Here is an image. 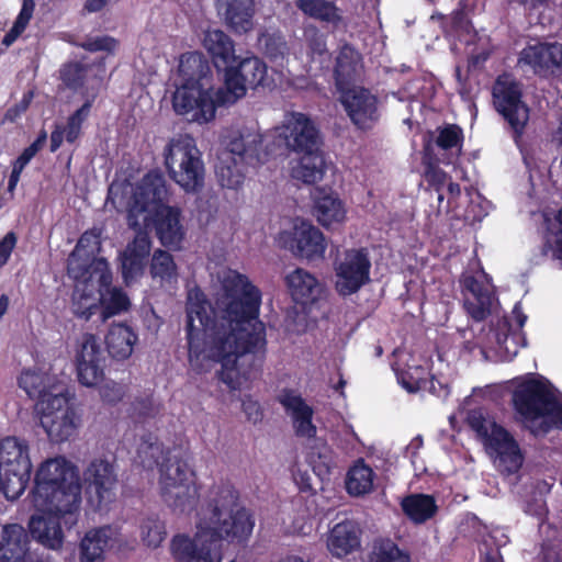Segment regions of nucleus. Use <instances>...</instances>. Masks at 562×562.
<instances>
[{
  "label": "nucleus",
  "mask_w": 562,
  "mask_h": 562,
  "mask_svg": "<svg viewBox=\"0 0 562 562\" xmlns=\"http://www.w3.org/2000/svg\"><path fill=\"white\" fill-rule=\"evenodd\" d=\"M223 291V316L212 350L221 363L218 380L231 390H239L261 373L267 358L266 326L258 318L261 292L236 271L224 278Z\"/></svg>",
  "instance_id": "nucleus-1"
},
{
  "label": "nucleus",
  "mask_w": 562,
  "mask_h": 562,
  "mask_svg": "<svg viewBox=\"0 0 562 562\" xmlns=\"http://www.w3.org/2000/svg\"><path fill=\"white\" fill-rule=\"evenodd\" d=\"M224 86L215 89L209 61L198 52L181 56L179 74L182 83L172 95V108L189 121L207 123L214 120L216 108L235 103L247 90L263 83L267 66L258 57L239 58L224 71Z\"/></svg>",
  "instance_id": "nucleus-2"
},
{
  "label": "nucleus",
  "mask_w": 562,
  "mask_h": 562,
  "mask_svg": "<svg viewBox=\"0 0 562 562\" xmlns=\"http://www.w3.org/2000/svg\"><path fill=\"white\" fill-rule=\"evenodd\" d=\"M30 495L34 508L41 513L29 521L31 536L45 548L60 549L64 543L60 521L71 528L80 515L81 484L77 468L64 457L42 462Z\"/></svg>",
  "instance_id": "nucleus-3"
},
{
  "label": "nucleus",
  "mask_w": 562,
  "mask_h": 562,
  "mask_svg": "<svg viewBox=\"0 0 562 562\" xmlns=\"http://www.w3.org/2000/svg\"><path fill=\"white\" fill-rule=\"evenodd\" d=\"M221 530L211 527H198L195 535H176L171 540V553L176 562H222L223 540L244 542L252 532V524L239 513L229 524L224 522Z\"/></svg>",
  "instance_id": "nucleus-4"
},
{
  "label": "nucleus",
  "mask_w": 562,
  "mask_h": 562,
  "mask_svg": "<svg viewBox=\"0 0 562 562\" xmlns=\"http://www.w3.org/2000/svg\"><path fill=\"white\" fill-rule=\"evenodd\" d=\"M263 142L262 135L254 132H239L229 137L215 165V173L223 188H239L244 183L247 165H261L268 160L274 150L267 145L263 151Z\"/></svg>",
  "instance_id": "nucleus-5"
},
{
  "label": "nucleus",
  "mask_w": 562,
  "mask_h": 562,
  "mask_svg": "<svg viewBox=\"0 0 562 562\" xmlns=\"http://www.w3.org/2000/svg\"><path fill=\"white\" fill-rule=\"evenodd\" d=\"M160 494L164 502L179 514H190L199 503L195 472L188 459L168 456L160 465Z\"/></svg>",
  "instance_id": "nucleus-6"
},
{
  "label": "nucleus",
  "mask_w": 562,
  "mask_h": 562,
  "mask_svg": "<svg viewBox=\"0 0 562 562\" xmlns=\"http://www.w3.org/2000/svg\"><path fill=\"white\" fill-rule=\"evenodd\" d=\"M164 165L171 180L187 192H195L204 184V164L193 138H171L164 149Z\"/></svg>",
  "instance_id": "nucleus-7"
},
{
  "label": "nucleus",
  "mask_w": 562,
  "mask_h": 562,
  "mask_svg": "<svg viewBox=\"0 0 562 562\" xmlns=\"http://www.w3.org/2000/svg\"><path fill=\"white\" fill-rule=\"evenodd\" d=\"M32 468L26 440L5 437L0 441V492L8 501H15L24 493Z\"/></svg>",
  "instance_id": "nucleus-8"
},
{
  "label": "nucleus",
  "mask_w": 562,
  "mask_h": 562,
  "mask_svg": "<svg viewBox=\"0 0 562 562\" xmlns=\"http://www.w3.org/2000/svg\"><path fill=\"white\" fill-rule=\"evenodd\" d=\"M493 105L505 122V130L519 145L526 132L530 109L522 99L521 85L509 75H501L492 88Z\"/></svg>",
  "instance_id": "nucleus-9"
},
{
  "label": "nucleus",
  "mask_w": 562,
  "mask_h": 562,
  "mask_svg": "<svg viewBox=\"0 0 562 562\" xmlns=\"http://www.w3.org/2000/svg\"><path fill=\"white\" fill-rule=\"evenodd\" d=\"M168 189L165 177L158 171L147 172L136 186L127 207V225L139 229L146 225L149 214L166 205Z\"/></svg>",
  "instance_id": "nucleus-10"
},
{
  "label": "nucleus",
  "mask_w": 562,
  "mask_h": 562,
  "mask_svg": "<svg viewBox=\"0 0 562 562\" xmlns=\"http://www.w3.org/2000/svg\"><path fill=\"white\" fill-rule=\"evenodd\" d=\"M335 289L341 296L357 293L370 282L371 260L367 248H350L334 260Z\"/></svg>",
  "instance_id": "nucleus-11"
},
{
  "label": "nucleus",
  "mask_w": 562,
  "mask_h": 562,
  "mask_svg": "<svg viewBox=\"0 0 562 562\" xmlns=\"http://www.w3.org/2000/svg\"><path fill=\"white\" fill-rule=\"evenodd\" d=\"M278 243L295 258L308 262L323 259L327 248L321 229L302 218H296L291 229L280 232Z\"/></svg>",
  "instance_id": "nucleus-12"
},
{
  "label": "nucleus",
  "mask_w": 562,
  "mask_h": 562,
  "mask_svg": "<svg viewBox=\"0 0 562 562\" xmlns=\"http://www.w3.org/2000/svg\"><path fill=\"white\" fill-rule=\"evenodd\" d=\"M69 396H53L50 404L47 401L35 403V412L40 416V425L50 441L60 443L70 439L78 428L75 409L69 405Z\"/></svg>",
  "instance_id": "nucleus-13"
},
{
  "label": "nucleus",
  "mask_w": 562,
  "mask_h": 562,
  "mask_svg": "<svg viewBox=\"0 0 562 562\" xmlns=\"http://www.w3.org/2000/svg\"><path fill=\"white\" fill-rule=\"evenodd\" d=\"M555 395L547 380L527 378L513 392V406L527 420L547 417L555 405Z\"/></svg>",
  "instance_id": "nucleus-14"
},
{
  "label": "nucleus",
  "mask_w": 562,
  "mask_h": 562,
  "mask_svg": "<svg viewBox=\"0 0 562 562\" xmlns=\"http://www.w3.org/2000/svg\"><path fill=\"white\" fill-rule=\"evenodd\" d=\"M272 145L280 149L299 154L319 149V131L314 122L304 113H292L286 123L276 130Z\"/></svg>",
  "instance_id": "nucleus-15"
},
{
  "label": "nucleus",
  "mask_w": 562,
  "mask_h": 562,
  "mask_svg": "<svg viewBox=\"0 0 562 562\" xmlns=\"http://www.w3.org/2000/svg\"><path fill=\"white\" fill-rule=\"evenodd\" d=\"M337 91L338 100L355 127L361 132L371 131L381 116L378 97L360 86H348Z\"/></svg>",
  "instance_id": "nucleus-16"
},
{
  "label": "nucleus",
  "mask_w": 562,
  "mask_h": 562,
  "mask_svg": "<svg viewBox=\"0 0 562 562\" xmlns=\"http://www.w3.org/2000/svg\"><path fill=\"white\" fill-rule=\"evenodd\" d=\"M83 479L89 502L99 509L114 499L119 482L114 460L93 459L85 470Z\"/></svg>",
  "instance_id": "nucleus-17"
},
{
  "label": "nucleus",
  "mask_w": 562,
  "mask_h": 562,
  "mask_svg": "<svg viewBox=\"0 0 562 562\" xmlns=\"http://www.w3.org/2000/svg\"><path fill=\"white\" fill-rule=\"evenodd\" d=\"M92 273L89 281H97L100 294L101 319H106L127 312L131 301L122 288L112 286V272L106 259H95L91 265Z\"/></svg>",
  "instance_id": "nucleus-18"
},
{
  "label": "nucleus",
  "mask_w": 562,
  "mask_h": 562,
  "mask_svg": "<svg viewBox=\"0 0 562 562\" xmlns=\"http://www.w3.org/2000/svg\"><path fill=\"white\" fill-rule=\"evenodd\" d=\"M491 434L482 441L494 462L503 474H514L519 471L524 456L519 445L510 432L497 423H493Z\"/></svg>",
  "instance_id": "nucleus-19"
},
{
  "label": "nucleus",
  "mask_w": 562,
  "mask_h": 562,
  "mask_svg": "<svg viewBox=\"0 0 562 562\" xmlns=\"http://www.w3.org/2000/svg\"><path fill=\"white\" fill-rule=\"evenodd\" d=\"M105 357L93 334L82 337L80 350L76 355L77 378L81 385L97 386L104 379Z\"/></svg>",
  "instance_id": "nucleus-20"
},
{
  "label": "nucleus",
  "mask_w": 562,
  "mask_h": 562,
  "mask_svg": "<svg viewBox=\"0 0 562 562\" xmlns=\"http://www.w3.org/2000/svg\"><path fill=\"white\" fill-rule=\"evenodd\" d=\"M518 64L529 67L535 75L544 78L562 75V44L558 42L529 44L519 53Z\"/></svg>",
  "instance_id": "nucleus-21"
},
{
  "label": "nucleus",
  "mask_w": 562,
  "mask_h": 562,
  "mask_svg": "<svg viewBox=\"0 0 562 562\" xmlns=\"http://www.w3.org/2000/svg\"><path fill=\"white\" fill-rule=\"evenodd\" d=\"M239 494L231 484H221L210 491L207 508L211 512L210 520L215 525L214 530H221L224 522L229 524L235 516L244 512L247 518L255 526L252 515L244 507H238Z\"/></svg>",
  "instance_id": "nucleus-22"
},
{
  "label": "nucleus",
  "mask_w": 562,
  "mask_h": 562,
  "mask_svg": "<svg viewBox=\"0 0 562 562\" xmlns=\"http://www.w3.org/2000/svg\"><path fill=\"white\" fill-rule=\"evenodd\" d=\"M136 232L135 237L130 241L121 254L122 277L126 283L140 278L148 263V257L151 249V240L143 226Z\"/></svg>",
  "instance_id": "nucleus-23"
},
{
  "label": "nucleus",
  "mask_w": 562,
  "mask_h": 562,
  "mask_svg": "<svg viewBox=\"0 0 562 562\" xmlns=\"http://www.w3.org/2000/svg\"><path fill=\"white\" fill-rule=\"evenodd\" d=\"M100 234L95 231L85 232L77 241V245L68 258V274L76 280L89 282L91 279V265L95 254L100 250Z\"/></svg>",
  "instance_id": "nucleus-24"
},
{
  "label": "nucleus",
  "mask_w": 562,
  "mask_h": 562,
  "mask_svg": "<svg viewBox=\"0 0 562 562\" xmlns=\"http://www.w3.org/2000/svg\"><path fill=\"white\" fill-rule=\"evenodd\" d=\"M151 220L156 236L160 244L168 248H179L182 243L186 231L181 224V210L177 206L160 205L157 207Z\"/></svg>",
  "instance_id": "nucleus-25"
},
{
  "label": "nucleus",
  "mask_w": 562,
  "mask_h": 562,
  "mask_svg": "<svg viewBox=\"0 0 562 562\" xmlns=\"http://www.w3.org/2000/svg\"><path fill=\"white\" fill-rule=\"evenodd\" d=\"M461 284L471 296H465L463 307L467 314L475 322L485 321L492 312L494 292L476 277L463 276Z\"/></svg>",
  "instance_id": "nucleus-26"
},
{
  "label": "nucleus",
  "mask_w": 562,
  "mask_h": 562,
  "mask_svg": "<svg viewBox=\"0 0 562 562\" xmlns=\"http://www.w3.org/2000/svg\"><path fill=\"white\" fill-rule=\"evenodd\" d=\"M280 404L292 417L294 434L299 438H315L317 428L313 424V408L292 390H284L279 397Z\"/></svg>",
  "instance_id": "nucleus-27"
},
{
  "label": "nucleus",
  "mask_w": 562,
  "mask_h": 562,
  "mask_svg": "<svg viewBox=\"0 0 562 562\" xmlns=\"http://www.w3.org/2000/svg\"><path fill=\"white\" fill-rule=\"evenodd\" d=\"M29 544V533L20 524L4 525L0 532V562H24Z\"/></svg>",
  "instance_id": "nucleus-28"
},
{
  "label": "nucleus",
  "mask_w": 562,
  "mask_h": 562,
  "mask_svg": "<svg viewBox=\"0 0 562 562\" xmlns=\"http://www.w3.org/2000/svg\"><path fill=\"white\" fill-rule=\"evenodd\" d=\"M203 46L218 72H223L238 59L235 54L234 41L222 30H207L204 34Z\"/></svg>",
  "instance_id": "nucleus-29"
},
{
  "label": "nucleus",
  "mask_w": 562,
  "mask_h": 562,
  "mask_svg": "<svg viewBox=\"0 0 562 562\" xmlns=\"http://www.w3.org/2000/svg\"><path fill=\"white\" fill-rule=\"evenodd\" d=\"M313 215L317 222L329 227L341 223L346 217V209L337 193L326 188H315L313 193Z\"/></svg>",
  "instance_id": "nucleus-30"
},
{
  "label": "nucleus",
  "mask_w": 562,
  "mask_h": 562,
  "mask_svg": "<svg viewBox=\"0 0 562 562\" xmlns=\"http://www.w3.org/2000/svg\"><path fill=\"white\" fill-rule=\"evenodd\" d=\"M285 284L293 301L302 305L316 302L323 290L318 279L303 268H296L286 274Z\"/></svg>",
  "instance_id": "nucleus-31"
},
{
  "label": "nucleus",
  "mask_w": 562,
  "mask_h": 562,
  "mask_svg": "<svg viewBox=\"0 0 562 562\" xmlns=\"http://www.w3.org/2000/svg\"><path fill=\"white\" fill-rule=\"evenodd\" d=\"M226 24L236 33L243 34L252 29L254 0H215Z\"/></svg>",
  "instance_id": "nucleus-32"
},
{
  "label": "nucleus",
  "mask_w": 562,
  "mask_h": 562,
  "mask_svg": "<svg viewBox=\"0 0 562 562\" xmlns=\"http://www.w3.org/2000/svg\"><path fill=\"white\" fill-rule=\"evenodd\" d=\"M19 386L25 391L30 398L47 401L50 404L53 396L67 394L61 385L50 384V376L46 373L24 370L19 378Z\"/></svg>",
  "instance_id": "nucleus-33"
},
{
  "label": "nucleus",
  "mask_w": 562,
  "mask_h": 562,
  "mask_svg": "<svg viewBox=\"0 0 562 562\" xmlns=\"http://www.w3.org/2000/svg\"><path fill=\"white\" fill-rule=\"evenodd\" d=\"M104 341L109 355L117 361H123L133 355L138 335L126 323H114L110 326Z\"/></svg>",
  "instance_id": "nucleus-34"
},
{
  "label": "nucleus",
  "mask_w": 562,
  "mask_h": 562,
  "mask_svg": "<svg viewBox=\"0 0 562 562\" xmlns=\"http://www.w3.org/2000/svg\"><path fill=\"white\" fill-rule=\"evenodd\" d=\"M360 530L352 521H342L329 531L327 547L333 555L342 558L359 549Z\"/></svg>",
  "instance_id": "nucleus-35"
},
{
  "label": "nucleus",
  "mask_w": 562,
  "mask_h": 562,
  "mask_svg": "<svg viewBox=\"0 0 562 562\" xmlns=\"http://www.w3.org/2000/svg\"><path fill=\"white\" fill-rule=\"evenodd\" d=\"M404 515L414 524H425L438 512L436 499L432 495L415 493L405 496L401 501Z\"/></svg>",
  "instance_id": "nucleus-36"
},
{
  "label": "nucleus",
  "mask_w": 562,
  "mask_h": 562,
  "mask_svg": "<svg viewBox=\"0 0 562 562\" xmlns=\"http://www.w3.org/2000/svg\"><path fill=\"white\" fill-rule=\"evenodd\" d=\"M296 7L307 16L334 29L344 24L342 11L329 0H296Z\"/></svg>",
  "instance_id": "nucleus-37"
},
{
  "label": "nucleus",
  "mask_w": 562,
  "mask_h": 562,
  "mask_svg": "<svg viewBox=\"0 0 562 562\" xmlns=\"http://www.w3.org/2000/svg\"><path fill=\"white\" fill-rule=\"evenodd\" d=\"M426 370L422 366L409 368V370L402 371L398 374V382L409 393H416L422 390H429V392L437 394L438 396H448L449 389L442 386L439 381L431 376L426 378Z\"/></svg>",
  "instance_id": "nucleus-38"
},
{
  "label": "nucleus",
  "mask_w": 562,
  "mask_h": 562,
  "mask_svg": "<svg viewBox=\"0 0 562 562\" xmlns=\"http://www.w3.org/2000/svg\"><path fill=\"white\" fill-rule=\"evenodd\" d=\"M325 160L319 149L302 153V156L295 167L292 168L291 176L305 184H314L321 181L325 175Z\"/></svg>",
  "instance_id": "nucleus-39"
},
{
  "label": "nucleus",
  "mask_w": 562,
  "mask_h": 562,
  "mask_svg": "<svg viewBox=\"0 0 562 562\" xmlns=\"http://www.w3.org/2000/svg\"><path fill=\"white\" fill-rule=\"evenodd\" d=\"M111 539V527L103 526L89 530L81 539L79 558L81 562H94L103 558Z\"/></svg>",
  "instance_id": "nucleus-40"
},
{
  "label": "nucleus",
  "mask_w": 562,
  "mask_h": 562,
  "mask_svg": "<svg viewBox=\"0 0 562 562\" xmlns=\"http://www.w3.org/2000/svg\"><path fill=\"white\" fill-rule=\"evenodd\" d=\"M527 316L519 313L517 316L518 329H513L510 319L506 316L497 321L495 338L498 347L514 356L517 353L520 346H525V337H522L520 329L525 325Z\"/></svg>",
  "instance_id": "nucleus-41"
},
{
  "label": "nucleus",
  "mask_w": 562,
  "mask_h": 562,
  "mask_svg": "<svg viewBox=\"0 0 562 562\" xmlns=\"http://www.w3.org/2000/svg\"><path fill=\"white\" fill-rule=\"evenodd\" d=\"M359 55L350 44H344L338 52L334 66L336 89L348 87L357 71Z\"/></svg>",
  "instance_id": "nucleus-42"
},
{
  "label": "nucleus",
  "mask_w": 562,
  "mask_h": 562,
  "mask_svg": "<svg viewBox=\"0 0 562 562\" xmlns=\"http://www.w3.org/2000/svg\"><path fill=\"white\" fill-rule=\"evenodd\" d=\"M373 477V470L366 464L363 459H359L347 473L346 490L353 496L364 495L371 492Z\"/></svg>",
  "instance_id": "nucleus-43"
},
{
  "label": "nucleus",
  "mask_w": 562,
  "mask_h": 562,
  "mask_svg": "<svg viewBox=\"0 0 562 562\" xmlns=\"http://www.w3.org/2000/svg\"><path fill=\"white\" fill-rule=\"evenodd\" d=\"M149 270L153 279H159L164 283L177 282L178 268L170 252L156 249L151 256Z\"/></svg>",
  "instance_id": "nucleus-44"
},
{
  "label": "nucleus",
  "mask_w": 562,
  "mask_h": 562,
  "mask_svg": "<svg viewBox=\"0 0 562 562\" xmlns=\"http://www.w3.org/2000/svg\"><path fill=\"white\" fill-rule=\"evenodd\" d=\"M436 132L435 144L439 149L446 153H451L456 149L457 154L460 155L464 142V133L458 124L447 123L437 127Z\"/></svg>",
  "instance_id": "nucleus-45"
},
{
  "label": "nucleus",
  "mask_w": 562,
  "mask_h": 562,
  "mask_svg": "<svg viewBox=\"0 0 562 562\" xmlns=\"http://www.w3.org/2000/svg\"><path fill=\"white\" fill-rule=\"evenodd\" d=\"M369 562H411V558L392 540L385 539L373 546Z\"/></svg>",
  "instance_id": "nucleus-46"
},
{
  "label": "nucleus",
  "mask_w": 562,
  "mask_h": 562,
  "mask_svg": "<svg viewBox=\"0 0 562 562\" xmlns=\"http://www.w3.org/2000/svg\"><path fill=\"white\" fill-rule=\"evenodd\" d=\"M312 439L314 445L310 447L307 458L314 471L327 473L333 464V450L325 440L316 437Z\"/></svg>",
  "instance_id": "nucleus-47"
},
{
  "label": "nucleus",
  "mask_w": 562,
  "mask_h": 562,
  "mask_svg": "<svg viewBox=\"0 0 562 562\" xmlns=\"http://www.w3.org/2000/svg\"><path fill=\"white\" fill-rule=\"evenodd\" d=\"M91 102L87 100L79 109H77L67 119V123L63 130L65 132V140L74 144L82 134V125L87 121L91 110Z\"/></svg>",
  "instance_id": "nucleus-48"
},
{
  "label": "nucleus",
  "mask_w": 562,
  "mask_h": 562,
  "mask_svg": "<svg viewBox=\"0 0 562 562\" xmlns=\"http://www.w3.org/2000/svg\"><path fill=\"white\" fill-rule=\"evenodd\" d=\"M71 311L77 318L89 321L97 312H101L100 300H97L91 293L75 291Z\"/></svg>",
  "instance_id": "nucleus-49"
},
{
  "label": "nucleus",
  "mask_w": 562,
  "mask_h": 562,
  "mask_svg": "<svg viewBox=\"0 0 562 562\" xmlns=\"http://www.w3.org/2000/svg\"><path fill=\"white\" fill-rule=\"evenodd\" d=\"M542 252L550 255L562 268V209L557 215V224L546 234Z\"/></svg>",
  "instance_id": "nucleus-50"
},
{
  "label": "nucleus",
  "mask_w": 562,
  "mask_h": 562,
  "mask_svg": "<svg viewBox=\"0 0 562 562\" xmlns=\"http://www.w3.org/2000/svg\"><path fill=\"white\" fill-rule=\"evenodd\" d=\"M88 67L79 61L67 63L59 70V78L70 90L78 91L85 86Z\"/></svg>",
  "instance_id": "nucleus-51"
},
{
  "label": "nucleus",
  "mask_w": 562,
  "mask_h": 562,
  "mask_svg": "<svg viewBox=\"0 0 562 562\" xmlns=\"http://www.w3.org/2000/svg\"><path fill=\"white\" fill-rule=\"evenodd\" d=\"M167 536L165 522L158 518H147L142 525L143 541L147 547L157 548Z\"/></svg>",
  "instance_id": "nucleus-52"
},
{
  "label": "nucleus",
  "mask_w": 562,
  "mask_h": 562,
  "mask_svg": "<svg viewBox=\"0 0 562 562\" xmlns=\"http://www.w3.org/2000/svg\"><path fill=\"white\" fill-rule=\"evenodd\" d=\"M305 43L312 60L322 59L328 54L326 36L317 27L305 31Z\"/></svg>",
  "instance_id": "nucleus-53"
},
{
  "label": "nucleus",
  "mask_w": 562,
  "mask_h": 562,
  "mask_svg": "<svg viewBox=\"0 0 562 562\" xmlns=\"http://www.w3.org/2000/svg\"><path fill=\"white\" fill-rule=\"evenodd\" d=\"M467 423L469 427L475 431L477 437L483 441L491 434V425L495 422L487 419L482 409H472L468 414Z\"/></svg>",
  "instance_id": "nucleus-54"
},
{
  "label": "nucleus",
  "mask_w": 562,
  "mask_h": 562,
  "mask_svg": "<svg viewBox=\"0 0 562 562\" xmlns=\"http://www.w3.org/2000/svg\"><path fill=\"white\" fill-rule=\"evenodd\" d=\"M133 414L139 419L156 417L161 409V405L156 403L153 396L137 397L132 403Z\"/></svg>",
  "instance_id": "nucleus-55"
},
{
  "label": "nucleus",
  "mask_w": 562,
  "mask_h": 562,
  "mask_svg": "<svg viewBox=\"0 0 562 562\" xmlns=\"http://www.w3.org/2000/svg\"><path fill=\"white\" fill-rule=\"evenodd\" d=\"M424 178L428 186L436 192L442 191V188L449 178L448 173L435 161H424Z\"/></svg>",
  "instance_id": "nucleus-56"
},
{
  "label": "nucleus",
  "mask_w": 562,
  "mask_h": 562,
  "mask_svg": "<svg viewBox=\"0 0 562 562\" xmlns=\"http://www.w3.org/2000/svg\"><path fill=\"white\" fill-rule=\"evenodd\" d=\"M119 42L109 35L97 36L93 38L87 40L81 44V47L88 52H108L113 53L117 47Z\"/></svg>",
  "instance_id": "nucleus-57"
},
{
  "label": "nucleus",
  "mask_w": 562,
  "mask_h": 562,
  "mask_svg": "<svg viewBox=\"0 0 562 562\" xmlns=\"http://www.w3.org/2000/svg\"><path fill=\"white\" fill-rule=\"evenodd\" d=\"M125 387L116 382H108L100 390L102 401L110 405H115L123 400Z\"/></svg>",
  "instance_id": "nucleus-58"
},
{
  "label": "nucleus",
  "mask_w": 562,
  "mask_h": 562,
  "mask_svg": "<svg viewBox=\"0 0 562 562\" xmlns=\"http://www.w3.org/2000/svg\"><path fill=\"white\" fill-rule=\"evenodd\" d=\"M47 140V132L41 130L35 140L18 156L19 159L24 161L26 165L36 156V154L44 147Z\"/></svg>",
  "instance_id": "nucleus-59"
},
{
  "label": "nucleus",
  "mask_w": 562,
  "mask_h": 562,
  "mask_svg": "<svg viewBox=\"0 0 562 562\" xmlns=\"http://www.w3.org/2000/svg\"><path fill=\"white\" fill-rule=\"evenodd\" d=\"M18 237L14 232H9L0 239V267L8 263L12 251L15 248Z\"/></svg>",
  "instance_id": "nucleus-60"
},
{
  "label": "nucleus",
  "mask_w": 562,
  "mask_h": 562,
  "mask_svg": "<svg viewBox=\"0 0 562 562\" xmlns=\"http://www.w3.org/2000/svg\"><path fill=\"white\" fill-rule=\"evenodd\" d=\"M193 311L188 312L187 316V341H188V348L189 352H196L199 348V344L196 342L200 339L201 329L196 328L194 326V318L192 316Z\"/></svg>",
  "instance_id": "nucleus-61"
},
{
  "label": "nucleus",
  "mask_w": 562,
  "mask_h": 562,
  "mask_svg": "<svg viewBox=\"0 0 562 562\" xmlns=\"http://www.w3.org/2000/svg\"><path fill=\"white\" fill-rule=\"evenodd\" d=\"M34 10H35V1L34 0H22L21 10H20L13 24L25 31L31 19L33 18Z\"/></svg>",
  "instance_id": "nucleus-62"
},
{
  "label": "nucleus",
  "mask_w": 562,
  "mask_h": 562,
  "mask_svg": "<svg viewBox=\"0 0 562 562\" xmlns=\"http://www.w3.org/2000/svg\"><path fill=\"white\" fill-rule=\"evenodd\" d=\"M11 166H12V170L9 176L7 190L9 193L13 194L16 189V186L20 181L21 175L27 165L24 161H22L21 159L16 158L15 160L12 161Z\"/></svg>",
  "instance_id": "nucleus-63"
},
{
  "label": "nucleus",
  "mask_w": 562,
  "mask_h": 562,
  "mask_svg": "<svg viewBox=\"0 0 562 562\" xmlns=\"http://www.w3.org/2000/svg\"><path fill=\"white\" fill-rule=\"evenodd\" d=\"M241 407L248 420L256 424L257 422L262 419V409L257 401L245 400L243 401Z\"/></svg>",
  "instance_id": "nucleus-64"
}]
</instances>
